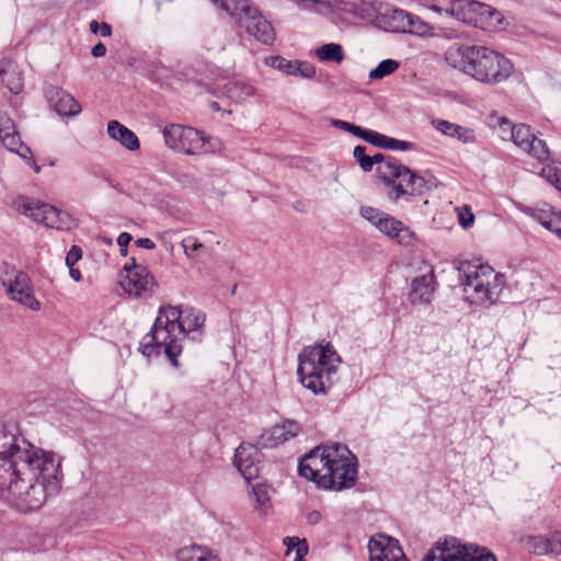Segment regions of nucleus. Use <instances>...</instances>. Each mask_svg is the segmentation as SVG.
<instances>
[{
    "label": "nucleus",
    "instance_id": "9d476101",
    "mask_svg": "<svg viewBox=\"0 0 561 561\" xmlns=\"http://www.w3.org/2000/svg\"><path fill=\"white\" fill-rule=\"evenodd\" d=\"M377 173L381 181L391 188L389 198L398 201L404 195H422L427 182L397 159H389L378 165Z\"/></svg>",
    "mask_w": 561,
    "mask_h": 561
},
{
    "label": "nucleus",
    "instance_id": "7c9ffc66",
    "mask_svg": "<svg viewBox=\"0 0 561 561\" xmlns=\"http://www.w3.org/2000/svg\"><path fill=\"white\" fill-rule=\"evenodd\" d=\"M224 92L227 98L240 103L253 95L254 88L243 81H229L225 84Z\"/></svg>",
    "mask_w": 561,
    "mask_h": 561
},
{
    "label": "nucleus",
    "instance_id": "7ed1b4c3",
    "mask_svg": "<svg viewBox=\"0 0 561 561\" xmlns=\"http://www.w3.org/2000/svg\"><path fill=\"white\" fill-rule=\"evenodd\" d=\"M301 477L323 490L342 491L357 479V463L347 446L339 443L313 448L298 465Z\"/></svg>",
    "mask_w": 561,
    "mask_h": 561
},
{
    "label": "nucleus",
    "instance_id": "c756f323",
    "mask_svg": "<svg viewBox=\"0 0 561 561\" xmlns=\"http://www.w3.org/2000/svg\"><path fill=\"white\" fill-rule=\"evenodd\" d=\"M176 559L178 561H219L209 549L197 545L181 548Z\"/></svg>",
    "mask_w": 561,
    "mask_h": 561
},
{
    "label": "nucleus",
    "instance_id": "f03ea898",
    "mask_svg": "<svg viewBox=\"0 0 561 561\" xmlns=\"http://www.w3.org/2000/svg\"><path fill=\"white\" fill-rule=\"evenodd\" d=\"M204 323L205 314L198 309L188 306H161L150 332L139 343V351L148 358L163 353L176 368L182 342L191 334L193 340L201 336Z\"/></svg>",
    "mask_w": 561,
    "mask_h": 561
},
{
    "label": "nucleus",
    "instance_id": "0eeeda50",
    "mask_svg": "<svg viewBox=\"0 0 561 561\" xmlns=\"http://www.w3.org/2000/svg\"><path fill=\"white\" fill-rule=\"evenodd\" d=\"M463 290L470 304H494L505 285L504 275L489 264L463 262L460 266Z\"/></svg>",
    "mask_w": 561,
    "mask_h": 561
},
{
    "label": "nucleus",
    "instance_id": "4d7b16f0",
    "mask_svg": "<svg viewBox=\"0 0 561 561\" xmlns=\"http://www.w3.org/2000/svg\"><path fill=\"white\" fill-rule=\"evenodd\" d=\"M210 108L214 111V112H219L220 111V106L217 102H211L210 103Z\"/></svg>",
    "mask_w": 561,
    "mask_h": 561
},
{
    "label": "nucleus",
    "instance_id": "ddd939ff",
    "mask_svg": "<svg viewBox=\"0 0 561 561\" xmlns=\"http://www.w3.org/2000/svg\"><path fill=\"white\" fill-rule=\"evenodd\" d=\"M0 278L10 298L33 311L41 309V302L34 296V288L30 276L16 270L13 265H0Z\"/></svg>",
    "mask_w": 561,
    "mask_h": 561
},
{
    "label": "nucleus",
    "instance_id": "20e7f679",
    "mask_svg": "<svg viewBox=\"0 0 561 561\" xmlns=\"http://www.w3.org/2000/svg\"><path fill=\"white\" fill-rule=\"evenodd\" d=\"M445 59L451 67L486 84H499L514 71L510 59L485 46L455 45L447 49Z\"/></svg>",
    "mask_w": 561,
    "mask_h": 561
},
{
    "label": "nucleus",
    "instance_id": "a211bd4d",
    "mask_svg": "<svg viewBox=\"0 0 561 561\" xmlns=\"http://www.w3.org/2000/svg\"><path fill=\"white\" fill-rule=\"evenodd\" d=\"M261 450L249 443H242L234 453L233 465L242 477L250 482L259 477L262 465Z\"/></svg>",
    "mask_w": 561,
    "mask_h": 561
},
{
    "label": "nucleus",
    "instance_id": "f3484780",
    "mask_svg": "<svg viewBox=\"0 0 561 561\" xmlns=\"http://www.w3.org/2000/svg\"><path fill=\"white\" fill-rule=\"evenodd\" d=\"M510 140L541 162L548 160L550 157L546 142L537 138L528 125H515V128L511 130Z\"/></svg>",
    "mask_w": 561,
    "mask_h": 561
},
{
    "label": "nucleus",
    "instance_id": "c85d7f7f",
    "mask_svg": "<svg viewBox=\"0 0 561 561\" xmlns=\"http://www.w3.org/2000/svg\"><path fill=\"white\" fill-rule=\"evenodd\" d=\"M525 211L550 231L554 226L553 224L556 219L559 218L561 214V211H554L553 208L548 204H543L542 206L537 207H528L525 209Z\"/></svg>",
    "mask_w": 561,
    "mask_h": 561
},
{
    "label": "nucleus",
    "instance_id": "4be33fe9",
    "mask_svg": "<svg viewBox=\"0 0 561 561\" xmlns=\"http://www.w3.org/2000/svg\"><path fill=\"white\" fill-rule=\"evenodd\" d=\"M382 222H379L378 230L387 237L396 240L399 244L410 245L415 240L414 232L405 226L402 221L396 219L389 214L382 217Z\"/></svg>",
    "mask_w": 561,
    "mask_h": 561
},
{
    "label": "nucleus",
    "instance_id": "bf43d9fd",
    "mask_svg": "<svg viewBox=\"0 0 561 561\" xmlns=\"http://www.w3.org/2000/svg\"><path fill=\"white\" fill-rule=\"evenodd\" d=\"M33 169H34L35 173H39V171H41L39 165H37L35 162H33Z\"/></svg>",
    "mask_w": 561,
    "mask_h": 561
},
{
    "label": "nucleus",
    "instance_id": "a878e982",
    "mask_svg": "<svg viewBox=\"0 0 561 561\" xmlns=\"http://www.w3.org/2000/svg\"><path fill=\"white\" fill-rule=\"evenodd\" d=\"M301 432V425L293 420H284L275 424L268 431L267 442L271 446L284 444L285 442L296 437Z\"/></svg>",
    "mask_w": 561,
    "mask_h": 561
},
{
    "label": "nucleus",
    "instance_id": "b1692460",
    "mask_svg": "<svg viewBox=\"0 0 561 561\" xmlns=\"http://www.w3.org/2000/svg\"><path fill=\"white\" fill-rule=\"evenodd\" d=\"M0 79L8 90L13 94H19L24 87V78L18 65L10 59L0 61Z\"/></svg>",
    "mask_w": 561,
    "mask_h": 561
},
{
    "label": "nucleus",
    "instance_id": "6e6d98bb",
    "mask_svg": "<svg viewBox=\"0 0 561 561\" xmlns=\"http://www.w3.org/2000/svg\"><path fill=\"white\" fill-rule=\"evenodd\" d=\"M70 276L73 280L79 282L81 279V273L79 270H76L72 267H69Z\"/></svg>",
    "mask_w": 561,
    "mask_h": 561
},
{
    "label": "nucleus",
    "instance_id": "bb28decb",
    "mask_svg": "<svg viewBox=\"0 0 561 561\" xmlns=\"http://www.w3.org/2000/svg\"><path fill=\"white\" fill-rule=\"evenodd\" d=\"M433 126L442 134L456 138L463 144H472L476 141L474 130L463 127L446 119H434Z\"/></svg>",
    "mask_w": 561,
    "mask_h": 561
},
{
    "label": "nucleus",
    "instance_id": "58836bf2",
    "mask_svg": "<svg viewBox=\"0 0 561 561\" xmlns=\"http://www.w3.org/2000/svg\"><path fill=\"white\" fill-rule=\"evenodd\" d=\"M543 548L541 550H537L538 554H543L548 552L560 553L561 552V534H553L550 538L542 541Z\"/></svg>",
    "mask_w": 561,
    "mask_h": 561
},
{
    "label": "nucleus",
    "instance_id": "aec40b11",
    "mask_svg": "<svg viewBox=\"0 0 561 561\" xmlns=\"http://www.w3.org/2000/svg\"><path fill=\"white\" fill-rule=\"evenodd\" d=\"M265 64L287 76L312 79L317 73L316 67L310 62L289 60L282 56H271L265 59Z\"/></svg>",
    "mask_w": 561,
    "mask_h": 561
},
{
    "label": "nucleus",
    "instance_id": "2eb2a0df",
    "mask_svg": "<svg viewBox=\"0 0 561 561\" xmlns=\"http://www.w3.org/2000/svg\"><path fill=\"white\" fill-rule=\"evenodd\" d=\"M19 209L25 216L48 228L69 230L75 225V219L68 213L37 199H21Z\"/></svg>",
    "mask_w": 561,
    "mask_h": 561
},
{
    "label": "nucleus",
    "instance_id": "37998d69",
    "mask_svg": "<svg viewBox=\"0 0 561 561\" xmlns=\"http://www.w3.org/2000/svg\"><path fill=\"white\" fill-rule=\"evenodd\" d=\"M89 30L94 35L98 34L99 31L101 32L100 35H112L111 25L105 22L99 23L96 20L90 22Z\"/></svg>",
    "mask_w": 561,
    "mask_h": 561
},
{
    "label": "nucleus",
    "instance_id": "de8ad7c7",
    "mask_svg": "<svg viewBox=\"0 0 561 561\" xmlns=\"http://www.w3.org/2000/svg\"><path fill=\"white\" fill-rule=\"evenodd\" d=\"M82 256V251L79 247L72 245L66 256V264L72 267Z\"/></svg>",
    "mask_w": 561,
    "mask_h": 561
},
{
    "label": "nucleus",
    "instance_id": "393cba45",
    "mask_svg": "<svg viewBox=\"0 0 561 561\" xmlns=\"http://www.w3.org/2000/svg\"><path fill=\"white\" fill-rule=\"evenodd\" d=\"M107 134L130 151H136L140 147L137 135L118 121L113 119L107 123Z\"/></svg>",
    "mask_w": 561,
    "mask_h": 561
},
{
    "label": "nucleus",
    "instance_id": "39448f33",
    "mask_svg": "<svg viewBox=\"0 0 561 561\" xmlns=\"http://www.w3.org/2000/svg\"><path fill=\"white\" fill-rule=\"evenodd\" d=\"M341 359L330 343L316 344L299 354L297 374L301 385L314 394H324L332 387Z\"/></svg>",
    "mask_w": 561,
    "mask_h": 561
},
{
    "label": "nucleus",
    "instance_id": "f8f14e48",
    "mask_svg": "<svg viewBox=\"0 0 561 561\" xmlns=\"http://www.w3.org/2000/svg\"><path fill=\"white\" fill-rule=\"evenodd\" d=\"M422 561H496V558L485 548L465 546L456 538H448L431 549Z\"/></svg>",
    "mask_w": 561,
    "mask_h": 561
},
{
    "label": "nucleus",
    "instance_id": "412c9836",
    "mask_svg": "<svg viewBox=\"0 0 561 561\" xmlns=\"http://www.w3.org/2000/svg\"><path fill=\"white\" fill-rule=\"evenodd\" d=\"M434 293L435 275L431 267L428 273L412 279L409 298L413 305H426L432 301Z\"/></svg>",
    "mask_w": 561,
    "mask_h": 561
},
{
    "label": "nucleus",
    "instance_id": "72a5a7b5",
    "mask_svg": "<svg viewBox=\"0 0 561 561\" xmlns=\"http://www.w3.org/2000/svg\"><path fill=\"white\" fill-rule=\"evenodd\" d=\"M540 175L561 192V164H546Z\"/></svg>",
    "mask_w": 561,
    "mask_h": 561
},
{
    "label": "nucleus",
    "instance_id": "864d4df0",
    "mask_svg": "<svg viewBox=\"0 0 561 561\" xmlns=\"http://www.w3.org/2000/svg\"><path fill=\"white\" fill-rule=\"evenodd\" d=\"M106 53V47L102 44V43H98L93 48H92V55L94 57H102L104 56Z\"/></svg>",
    "mask_w": 561,
    "mask_h": 561
},
{
    "label": "nucleus",
    "instance_id": "dca6fc26",
    "mask_svg": "<svg viewBox=\"0 0 561 561\" xmlns=\"http://www.w3.org/2000/svg\"><path fill=\"white\" fill-rule=\"evenodd\" d=\"M126 275L119 280L122 288L131 296L146 298L152 295L158 287L153 276L149 273L147 267L137 265L133 259V265L126 264L124 266Z\"/></svg>",
    "mask_w": 561,
    "mask_h": 561
},
{
    "label": "nucleus",
    "instance_id": "9b49d317",
    "mask_svg": "<svg viewBox=\"0 0 561 561\" xmlns=\"http://www.w3.org/2000/svg\"><path fill=\"white\" fill-rule=\"evenodd\" d=\"M231 18L237 19L249 35H268L273 26L250 0H211Z\"/></svg>",
    "mask_w": 561,
    "mask_h": 561
},
{
    "label": "nucleus",
    "instance_id": "a18cd8bd",
    "mask_svg": "<svg viewBox=\"0 0 561 561\" xmlns=\"http://www.w3.org/2000/svg\"><path fill=\"white\" fill-rule=\"evenodd\" d=\"M332 124L335 126V127H339L343 130H346V131H350L352 133L353 135L359 137L363 128L359 127V126H356L354 124H351L348 122H344V121H340V119H333L332 121Z\"/></svg>",
    "mask_w": 561,
    "mask_h": 561
},
{
    "label": "nucleus",
    "instance_id": "c9c22d12",
    "mask_svg": "<svg viewBox=\"0 0 561 561\" xmlns=\"http://www.w3.org/2000/svg\"><path fill=\"white\" fill-rule=\"evenodd\" d=\"M181 245L184 250L185 255L190 260L196 259L199 251L204 249V244L198 241L197 238L190 236L182 240Z\"/></svg>",
    "mask_w": 561,
    "mask_h": 561
},
{
    "label": "nucleus",
    "instance_id": "f257e3e1",
    "mask_svg": "<svg viewBox=\"0 0 561 561\" xmlns=\"http://www.w3.org/2000/svg\"><path fill=\"white\" fill-rule=\"evenodd\" d=\"M62 458L33 446L12 423L0 421V492L18 511L39 510L61 489Z\"/></svg>",
    "mask_w": 561,
    "mask_h": 561
},
{
    "label": "nucleus",
    "instance_id": "4c0bfd02",
    "mask_svg": "<svg viewBox=\"0 0 561 561\" xmlns=\"http://www.w3.org/2000/svg\"><path fill=\"white\" fill-rule=\"evenodd\" d=\"M359 138L364 139L365 141L376 147L387 148L388 136L377 133L375 130L363 128Z\"/></svg>",
    "mask_w": 561,
    "mask_h": 561
},
{
    "label": "nucleus",
    "instance_id": "473e14b6",
    "mask_svg": "<svg viewBox=\"0 0 561 561\" xmlns=\"http://www.w3.org/2000/svg\"><path fill=\"white\" fill-rule=\"evenodd\" d=\"M400 64L394 59H385L378 64V66L370 70V80H380L399 69Z\"/></svg>",
    "mask_w": 561,
    "mask_h": 561
},
{
    "label": "nucleus",
    "instance_id": "09e8293b",
    "mask_svg": "<svg viewBox=\"0 0 561 561\" xmlns=\"http://www.w3.org/2000/svg\"><path fill=\"white\" fill-rule=\"evenodd\" d=\"M131 241V236L127 232H122L117 238V244L121 247L122 254L126 255L127 247Z\"/></svg>",
    "mask_w": 561,
    "mask_h": 561
},
{
    "label": "nucleus",
    "instance_id": "1a4fd4ad",
    "mask_svg": "<svg viewBox=\"0 0 561 561\" xmlns=\"http://www.w3.org/2000/svg\"><path fill=\"white\" fill-rule=\"evenodd\" d=\"M163 138L170 149L191 156L213 153L222 147L219 139L207 137L203 131L179 124L165 126Z\"/></svg>",
    "mask_w": 561,
    "mask_h": 561
},
{
    "label": "nucleus",
    "instance_id": "5701e85b",
    "mask_svg": "<svg viewBox=\"0 0 561 561\" xmlns=\"http://www.w3.org/2000/svg\"><path fill=\"white\" fill-rule=\"evenodd\" d=\"M0 140L9 151L15 152L22 158H26L31 153L30 148L23 145L11 118H0Z\"/></svg>",
    "mask_w": 561,
    "mask_h": 561
},
{
    "label": "nucleus",
    "instance_id": "49530a36",
    "mask_svg": "<svg viewBox=\"0 0 561 561\" xmlns=\"http://www.w3.org/2000/svg\"><path fill=\"white\" fill-rule=\"evenodd\" d=\"M387 141L388 142H387V148L386 149L405 151V150H410L412 148V146H413L412 142L394 139V138H391V137H388Z\"/></svg>",
    "mask_w": 561,
    "mask_h": 561
},
{
    "label": "nucleus",
    "instance_id": "c03bdc74",
    "mask_svg": "<svg viewBox=\"0 0 561 561\" xmlns=\"http://www.w3.org/2000/svg\"><path fill=\"white\" fill-rule=\"evenodd\" d=\"M459 224L463 228H469L474 221V215L469 208L458 209Z\"/></svg>",
    "mask_w": 561,
    "mask_h": 561
},
{
    "label": "nucleus",
    "instance_id": "8fccbe9b",
    "mask_svg": "<svg viewBox=\"0 0 561 561\" xmlns=\"http://www.w3.org/2000/svg\"><path fill=\"white\" fill-rule=\"evenodd\" d=\"M136 244L140 248L147 249V250H153L156 249L154 242L149 238H140L136 241Z\"/></svg>",
    "mask_w": 561,
    "mask_h": 561
},
{
    "label": "nucleus",
    "instance_id": "5fc2aeb1",
    "mask_svg": "<svg viewBox=\"0 0 561 561\" xmlns=\"http://www.w3.org/2000/svg\"><path fill=\"white\" fill-rule=\"evenodd\" d=\"M553 225L554 226L551 231L554 232L561 239V213H560L559 218L556 219Z\"/></svg>",
    "mask_w": 561,
    "mask_h": 561
},
{
    "label": "nucleus",
    "instance_id": "4468645a",
    "mask_svg": "<svg viewBox=\"0 0 561 561\" xmlns=\"http://www.w3.org/2000/svg\"><path fill=\"white\" fill-rule=\"evenodd\" d=\"M377 25L385 32L427 35L430 25L403 9L386 5L385 11L376 16Z\"/></svg>",
    "mask_w": 561,
    "mask_h": 561
},
{
    "label": "nucleus",
    "instance_id": "2f4dec72",
    "mask_svg": "<svg viewBox=\"0 0 561 561\" xmlns=\"http://www.w3.org/2000/svg\"><path fill=\"white\" fill-rule=\"evenodd\" d=\"M316 55L321 61L341 62L344 59V51L342 46L335 43L320 46L316 50Z\"/></svg>",
    "mask_w": 561,
    "mask_h": 561
},
{
    "label": "nucleus",
    "instance_id": "423d86ee",
    "mask_svg": "<svg viewBox=\"0 0 561 561\" xmlns=\"http://www.w3.org/2000/svg\"><path fill=\"white\" fill-rule=\"evenodd\" d=\"M432 10L445 12L460 22L491 33L510 31L513 24V20L497 9L476 0H439L432 5Z\"/></svg>",
    "mask_w": 561,
    "mask_h": 561
},
{
    "label": "nucleus",
    "instance_id": "f704fd0d",
    "mask_svg": "<svg viewBox=\"0 0 561 561\" xmlns=\"http://www.w3.org/2000/svg\"><path fill=\"white\" fill-rule=\"evenodd\" d=\"M284 543L287 546L288 551L296 550V557L294 561H304V557L308 552V545L306 540H299L296 537H286Z\"/></svg>",
    "mask_w": 561,
    "mask_h": 561
},
{
    "label": "nucleus",
    "instance_id": "13d9d810",
    "mask_svg": "<svg viewBox=\"0 0 561 561\" xmlns=\"http://www.w3.org/2000/svg\"><path fill=\"white\" fill-rule=\"evenodd\" d=\"M546 539H539L538 540V546L535 547V552L537 553V550H541L543 548V543L542 541H545Z\"/></svg>",
    "mask_w": 561,
    "mask_h": 561
},
{
    "label": "nucleus",
    "instance_id": "3c124183",
    "mask_svg": "<svg viewBox=\"0 0 561 561\" xmlns=\"http://www.w3.org/2000/svg\"><path fill=\"white\" fill-rule=\"evenodd\" d=\"M389 159H393L392 157H386L385 154L382 153H376L374 156L370 157V161H371V168L374 167V164H383L387 160Z\"/></svg>",
    "mask_w": 561,
    "mask_h": 561
},
{
    "label": "nucleus",
    "instance_id": "79ce46f5",
    "mask_svg": "<svg viewBox=\"0 0 561 561\" xmlns=\"http://www.w3.org/2000/svg\"><path fill=\"white\" fill-rule=\"evenodd\" d=\"M496 121L499 124L500 137L504 140L511 139V130L515 128V125L504 117H497Z\"/></svg>",
    "mask_w": 561,
    "mask_h": 561
},
{
    "label": "nucleus",
    "instance_id": "cd10ccee",
    "mask_svg": "<svg viewBox=\"0 0 561 561\" xmlns=\"http://www.w3.org/2000/svg\"><path fill=\"white\" fill-rule=\"evenodd\" d=\"M56 112L62 116H76L81 112V105L69 93L57 90L51 96Z\"/></svg>",
    "mask_w": 561,
    "mask_h": 561
},
{
    "label": "nucleus",
    "instance_id": "6ab92c4d",
    "mask_svg": "<svg viewBox=\"0 0 561 561\" xmlns=\"http://www.w3.org/2000/svg\"><path fill=\"white\" fill-rule=\"evenodd\" d=\"M370 561H408L398 540L380 535L368 543Z\"/></svg>",
    "mask_w": 561,
    "mask_h": 561
},
{
    "label": "nucleus",
    "instance_id": "ea45409f",
    "mask_svg": "<svg viewBox=\"0 0 561 561\" xmlns=\"http://www.w3.org/2000/svg\"><path fill=\"white\" fill-rule=\"evenodd\" d=\"M253 494L257 504L256 508L265 511L270 503L267 488L263 484H255L253 486Z\"/></svg>",
    "mask_w": 561,
    "mask_h": 561
},
{
    "label": "nucleus",
    "instance_id": "e433bc0d",
    "mask_svg": "<svg viewBox=\"0 0 561 561\" xmlns=\"http://www.w3.org/2000/svg\"><path fill=\"white\" fill-rule=\"evenodd\" d=\"M359 214L363 218L369 221L377 229L379 228V222H382V217H386V213L381 211L378 208L371 206H362L359 208Z\"/></svg>",
    "mask_w": 561,
    "mask_h": 561
},
{
    "label": "nucleus",
    "instance_id": "6e6552de",
    "mask_svg": "<svg viewBox=\"0 0 561 561\" xmlns=\"http://www.w3.org/2000/svg\"><path fill=\"white\" fill-rule=\"evenodd\" d=\"M299 7L328 16L335 24H355L371 20L377 12L375 2L359 0H294Z\"/></svg>",
    "mask_w": 561,
    "mask_h": 561
},
{
    "label": "nucleus",
    "instance_id": "603ef678",
    "mask_svg": "<svg viewBox=\"0 0 561 561\" xmlns=\"http://www.w3.org/2000/svg\"><path fill=\"white\" fill-rule=\"evenodd\" d=\"M306 518H307L308 524L317 525L318 523H320L322 516H321L320 512L312 511V512L307 514Z\"/></svg>",
    "mask_w": 561,
    "mask_h": 561
},
{
    "label": "nucleus",
    "instance_id": "a19ab883",
    "mask_svg": "<svg viewBox=\"0 0 561 561\" xmlns=\"http://www.w3.org/2000/svg\"><path fill=\"white\" fill-rule=\"evenodd\" d=\"M354 158L357 160V162L359 163L360 168L364 170V171H370L371 170V161H370V157L371 156H367L365 153V147L363 146H356L354 148Z\"/></svg>",
    "mask_w": 561,
    "mask_h": 561
}]
</instances>
